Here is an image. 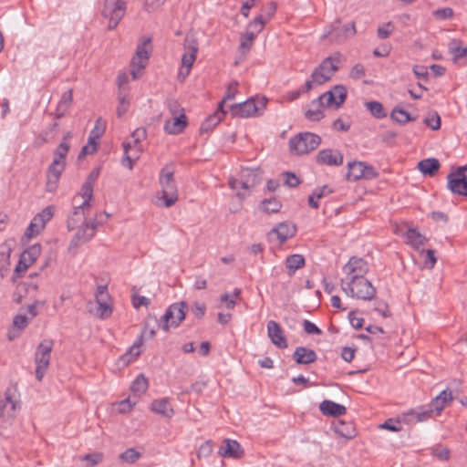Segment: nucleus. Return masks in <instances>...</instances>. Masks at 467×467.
Here are the masks:
<instances>
[{"label": "nucleus", "instance_id": "nucleus-21", "mask_svg": "<svg viewBox=\"0 0 467 467\" xmlns=\"http://www.w3.org/2000/svg\"><path fill=\"white\" fill-rule=\"evenodd\" d=\"M267 332L268 337H270L274 345H275L279 348H284L287 347V341L284 335V331L282 330L280 325L277 322L270 320L267 323Z\"/></svg>", "mask_w": 467, "mask_h": 467}, {"label": "nucleus", "instance_id": "nucleus-51", "mask_svg": "<svg viewBox=\"0 0 467 467\" xmlns=\"http://www.w3.org/2000/svg\"><path fill=\"white\" fill-rule=\"evenodd\" d=\"M141 457V454L133 448L126 450L119 455V459L124 462L134 463Z\"/></svg>", "mask_w": 467, "mask_h": 467}, {"label": "nucleus", "instance_id": "nucleus-64", "mask_svg": "<svg viewBox=\"0 0 467 467\" xmlns=\"http://www.w3.org/2000/svg\"><path fill=\"white\" fill-rule=\"evenodd\" d=\"M424 122L433 130H439L441 127V118L436 112L432 116L427 117Z\"/></svg>", "mask_w": 467, "mask_h": 467}, {"label": "nucleus", "instance_id": "nucleus-57", "mask_svg": "<svg viewBox=\"0 0 467 467\" xmlns=\"http://www.w3.org/2000/svg\"><path fill=\"white\" fill-rule=\"evenodd\" d=\"M60 177L57 175L47 174L46 191L54 192L57 191Z\"/></svg>", "mask_w": 467, "mask_h": 467}, {"label": "nucleus", "instance_id": "nucleus-6", "mask_svg": "<svg viewBox=\"0 0 467 467\" xmlns=\"http://www.w3.org/2000/svg\"><path fill=\"white\" fill-rule=\"evenodd\" d=\"M266 106L265 98H251L247 100L230 106L233 117L249 118L260 114Z\"/></svg>", "mask_w": 467, "mask_h": 467}, {"label": "nucleus", "instance_id": "nucleus-10", "mask_svg": "<svg viewBox=\"0 0 467 467\" xmlns=\"http://www.w3.org/2000/svg\"><path fill=\"white\" fill-rule=\"evenodd\" d=\"M188 305L185 301L171 304L165 311L162 317L163 324L161 328L164 331H169L170 327H178L181 323L185 319L186 309Z\"/></svg>", "mask_w": 467, "mask_h": 467}, {"label": "nucleus", "instance_id": "nucleus-53", "mask_svg": "<svg viewBox=\"0 0 467 467\" xmlns=\"http://www.w3.org/2000/svg\"><path fill=\"white\" fill-rule=\"evenodd\" d=\"M454 12L451 7L436 9L432 12V16L439 20H447L453 17Z\"/></svg>", "mask_w": 467, "mask_h": 467}, {"label": "nucleus", "instance_id": "nucleus-58", "mask_svg": "<svg viewBox=\"0 0 467 467\" xmlns=\"http://www.w3.org/2000/svg\"><path fill=\"white\" fill-rule=\"evenodd\" d=\"M103 459L102 453L97 452L92 454H86L82 457H80L81 461H87L88 466L87 467H94L98 463H99Z\"/></svg>", "mask_w": 467, "mask_h": 467}, {"label": "nucleus", "instance_id": "nucleus-15", "mask_svg": "<svg viewBox=\"0 0 467 467\" xmlns=\"http://www.w3.org/2000/svg\"><path fill=\"white\" fill-rule=\"evenodd\" d=\"M41 245L38 244H33L25 250L22 253L20 259L15 268L14 276L21 277L26 273L27 268L32 265L39 257L41 254Z\"/></svg>", "mask_w": 467, "mask_h": 467}, {"label": "nucleus", "instance_id": "nucleus-46", "mask_svg": "<svg viewBox=\"0 0 467 467\" xmlns=\"http://www.w3.org/2000/svg\"><path fill=\"white\" fill-rule=\"evenodd\" d=\"M148 379L145 378L143 374H140L132 382L130 389L134 393L142 394L146 392V390L148 389Z\"/></svg>", "mask_w": 467, "mask_h": 467}, {"label": "nucleus", "instance_id": "nucleus-35", "mask_svg": "<svg viewBox=\"0 0 467 467\" xmlns=\"http://www.w3.org/2000/svg\"><path fill=\"white\" fill-rule=\"evenodd\" d=\"M151 38L150 37H143L140 43L138 44L136 52H135V59H147L150 58V54L151 52Z\"/></svg>", "mask_w": 467, "mask_h": 467}, {"label": "nucleus", "instance_id": "nucleus-30", "mask_svg": "<svg viewBox=\"0 0 467 467\" xmlns=\"http://www.w3.org/2000/svg\"><path fill=\"white\" fill-rule=\"evenodd\" d=\"M333 431L339 436L350 440L356 436V429L352 422L338 420L333 424Z\"/></svg>", "mask_w": 467, "mask_h": 467}, {"label": "nucleus", "instance_id": "nucleus-24", "mask_svg": "<svg viewBox=\"0 0 467 467\" xmlns=\"http://www.w3.org/2000/svg\"><path fill=\"white\" fill-rule=\"evenodd\" d=\"M187 126V118L184 113L173 116L171 119H168L164 123V130L168 134H179L182 132Z\"/></svg>", "mask_w": 467, "mask_h": 467}, {"label": "nucleus", "instance_id": "nucleus-25", "mask_svg": "<svg viewBox=\"0 0 467 467\" xmlns=\"http://www.w3.org/2000/svg\"><path fill=\"white\" fill-rule=\"evenodd\" d=\"M317 358L315 350L306 347H297L294 350V360L297 364L309 365L314 363Z\"/></svg>", "mask_w": 467, "mask_h": 467}, {"label": "nucleus", "instance_id": "nucleus-61", "mask_svg": "<svg viewBox=\"0 0 467 467\" xmlns=\"http://www.w3.org/2000/svg\"><path fill=\"white\" fill-rule=\"evenodd\" d=\"M29 323V319L25 315H16L13 319V326L18 330L25 329Z\"/></svg>", "mask_w": 467, "mask_h": 467}, {"label": "nucleus", "instance_id": "nucleus-31", "mask_svg": "<svg viewBox=\"0 0 467 467\" xmlns=\"http://www.w3.org/2000/svg\"><path fill=\"white\" fill-rule=\"evenodd\" d=\"M289 237V228L285 223H280L269 234L268 238L270 241H276L279 245L283 244Z\"/></svg>", "mask_w": 467, "mask_h": 467}, {"label": "nucleus", "instance_id": "nucleus-52", "mask_svg": "<svg viewBox=\"0 0 467 467\" xmlns=\"http://www.w3.org/2000/svg\"><path fill=\"white\" fill-rule=\"evenodd\" d=\"M57 128H58L57 122H54V123L50 124L48 128H47L40 133L41 140L44 142H47L50 140L54 139L57 135Z\"/></svg>", "mask_w": 467, "mask_h": 467}, {"label": "nucleus", "instance_id": "nucleus-62", "mask_svg": "<svg viewBox=\"0 0 467 467\" xmlns=\"http://www.w3.org/2000/svg\"><path fill=\"white\" fill-rule=\"evenodd\" d=\"M305 332L307 335H321L322 330L311 321L305 319L302 323Z\"/></svg>", "mask_w": 467, "mask_h": 467}, {"label": "nucleus", "instance_id": "nucleus-56", "mask_svg": "<svg viewBox=\"0 0 467 467\" xmlns=\"http://www.w3.org/2000/svg\"><path fill=\"white\" fill-rule=\"evenodd\" d=\"M256 36H254L253 33H250L248 31H245L241 36V41H240V48L249 50L253 45V42Z\"/></svg>", "mask_w": 467, "mask_h": 467}, {"label": "nucleus", "instance_id": "nucleus-63", "mask_svg": "<svg viewBox=\"0 0 467 467\" xmlns=\"http://www.w3.org/2000/svg\"><path fill=\"white\" fill-rule=\"evenodd\" d=\"M393 25L391 22L386 23L383 26H379L377 30V35L379 39H386L388 38L393 29Z\"/></svg>", "mask_w": 467, "mask_h": 467}, {"label": "nucleus", "instance_id": "nucleus-28", "mask_svg": "<svg viewBox=\"0 0 467 467\" xmlns=\"http://www.w3.org/2000/svg\"><path fill=\"white\" fill-rule=\"evenodd\" d=\"M150 410L166 418H171L174 414V410L167 398L153 400L150 404Z\"/></svg>", "mask_w": 467, "mask_h": 467}, {"label": "nucleus", "instance_id": "nucleus-36", "mask_svg": "<svg viewBox=\"0 0 467 467\" xmlns=\"http://www.w3.org/2000/svg\"><path fill=\"white\" fill-rule=\"evenodd\" d=\"M38 286L36 284L34 283H23L19 285L16 288V290L13 294V300L20 304L25 297L26 294L33 291L36 292L37 290Z\"/></svg>", "mask_w": 467, "mask_h": 467}, {"label": "nucleus", "instance_id": "nucleus-7", "mask_svg": "<svg viewBox=\"0 0 467 467\" xmlns=\"http://www.w3.org/2000/svg\"><path fill=\"white\" fill-rule=\"evenodd\" d=\"M339 53H335L334 55L325 58L311 74V77L316 80L317 85H322L328 81L334 73L339 69Z\"/></svg>", "mask_w": 467, "mask_h": 467}, {"label": "nucleus", "instance_id": "nucleus-13", "mask_svg": "<svg viewBox=\"0 0 467 467\" xmlns=\"http://www.w3.org/2000/svg\"><path fill=\"white\" fill-rule=\"evenodd\" d=\"M334 97L330 92H325L317 99H314L310 105L309 109L305 112V116L308 120L317 121L320 120L323 117V108L324 106L331 107L333 106Z\"/></svg>", "mask_w": 467, "mask_h": 467}, {"label": "nucleus", "instance_id": "nucleus-18", "mask_svg": "<svg viewBox=\"0 0 467 467\" xmlns=\"http://www.w3.org/2000/svg\"><path fill=\"white\" fill-rule=\"evenodd\" d=\"M90 208H86L82 204H78L73 207V211L67 222V227L68 231H73L87 223V215L89 213Z\"/></svg>", "mask_w": 467, "mask_h": 467}, {"label": "nucleus", "instance_id": "nucleus-44", "mask_svg": "<svg viewBox=\"0 0 467 467\" xmlns=\"http://www.w3.org/2000/svg\"><path fill=\"white\" fill-rule=\"evenodd\" d=\"M365 106L370 114L376 119H383L387 116L383 105L379 101H368L365 103Z\"/></svg>", "mask_w": 467, "mask_h": 467}, {"label": "nucleus", "instance_id": "nucleus-22", "mask_svg": "<svg viewBox=\"0 0 467 467\" xmlns=\"http://www.w3.org/2000/svg\"><path fill=\"white\" fill-rule=\"evenodd\" d=\"M448 189L454 194L467 196V176L466 175H454L449 174L448 177Z\"/></svg>", "mask_w": 467, "mask_h": 467}, {"label": "nucleus", "instance_id": "nucleus-4", "mask_svg": "<svg viewBox=\"0 0 467 467\" xmlns=\"http://www.w3.org/2000/svg\"><path fill=\"white\" fill-rule=\"evenodd\" d=\"M109 217V214L107 213H99L94 219L81 225L70 242V248H77L88 242L95 235L97 227L105 223Z\"/></svg>", "mask_w": 467, "mask_h": 467}, {"label": "nucleus", "instance_id": "nucleus-45", "mask_svg": "<svg viewBox=\"0 0 467 467\" xmlns=\"http://www.w3.org/2000/svg\"><path fill=\"white\" fill-rule=\"evenodd\" d=\"M241 290L235 288L232 294L224 293L220 296V301L225 304L226 308L233 309L235 306L236 300L240 299Z\"/></svg>", "mask_w": 467, "mask_h": 467}, {"label": "nucleus", "instance_id": "nucleus-8", "mask_svg": "<svg viewBox=\"0 0 467 467\" xmlns=\"http://www.w3.org/2000/svg\"><path fill=\"white\" fill-rule=\"evenodd\" d=\"M127 9V0H105L102 16L109 19V30L114 29L123 18Z\"/></svg>", "mask_w": 467, "mask_h": 467}, {"label": "nucleus", "instance_id": "nucleus-3", "mask_svg": "<svg viewBox=\"0 0 467 467\" xmlns=\"http://www.w3.org/2000/svg\"><path fill=\"white\" fill-rule=\"evenodd\" d=\"M262 172L259 169H243L238 179L230 178L229 186L236 192L239 198H244L247 192L262 182Z\"/></svg>", "mask_w": 467, "mask_h": 467}, {"label": "nucleus", "instance_id": "nucleus-1", "mask_svg": "<svg viewBox=\"0 0 467 467\" xmlns=\"http://www.w3.org/2000/svg\"><path fill=\"white\" fill-rule=\"evenodd\" d=\"M342 291L350 297L364 301H371L376 298L377 290L370 281L365 277L354 280L341 279Z\"/></svg>", "mask_w": 467, "mask_h": 467}, {"label": "nucleus", "instance_id": "nucleus-5", "mask_svg": "<svg viewBox=\"0 0 467 467\" xmlns=\"http://www.w3.org/2000/svg\"><path fill=\"white\" fill-rule=\"evenodd\" d=\"M54 342L51 339L42 340L35 352L36 379L41 381L49 367Z\"/></svg>", "mask_w": 467, "mask_h": 467}, {"label": "nucleus", "instance_id": "nucleus-55", "mask_svg": "<svg viewBox=\"0 0 467 467\" xmlns=\"http://www.w3.org/2000/svg\"><path fill=\"white\" fill-rule=\"evenodd\" d=\"M237 91H238V82H236V81L231 82L227 87L223 99L220 102V104H222V108H223V104L225 103L226 100H231V99H234Z\"/></svg>", "mask_w": 467, "mask_h": 467}, {"label": "nucleus", "instance_id": "nucleus-34", "mask_svg": "<svg viewBox=\"0 0 467 467\" xmlns=\"http://www.w3.org/2000/svg\"><path fill=\"white\" fill-rule=\"evenodd\" d=\"M71 103H72V90L68 89L62 94L60 100L58 101L56 112H55V117L57 119H61L62 117H64L66 115L67 111L68 110V109L70 108Z\"/></svg>", "mask_w": 467, "mask_h": 467}, {"label": "nucleus", "instance_id": "nucleus-39", "mask_svg": "<svg viewBox=\"0 0 467 467\" xmlns=\"http://www.w3.org/2000/svg\"><path fill=\"white\" fill-rule=\"evenodd\" d=\"M390 118L400 124H405L415 119V117H412L408 111L399 107H395L392 109Z\"/></svg>", "mask_w": 467, "mask_h": 467}, {"label": "nucleus", "instance_id": "nucleus-47", "mask_svg": "<svg viewBox=\"0 0 467 467\" xmlns=\"http://www.w3.org/2000/svg\"><path fill=\"white\" fill-rule=\"evenodd\" d=\"M123 148H124V157L121 161V163L123 166L129 168L130 170H132L134 161L139 159V154L138 153L133 154V155L129 154V150H130V149H131L130 142H124Z\"/></svg>", "mask_w": 467, "mask_h": 467}, {"label": "nucleus", "instance_id": "nucleus-27", "mask_svg": "<svg viewBox=\"0 0 467 467\" xmlns=\"http://www.w3.org/2000/svg\"><path fill=\"white\" fill-rule=\"evenodd\" d=\"M441 163L436 158H427L420 161L418 170L425 176L433 177L439 171Z\"/></svg>", "mask_w": 467, "mask_h": 467}, {"label": "nucleus", "instance_id": "nucleus-16", "mask_svg": "<svg viewBox=\"0 0 467 467\" xmlns=\"http://www.w3.org/2000/svg\"><path fill=\"white\" fill-rule=\"evenodd\" d=\"M369 266L367 261L361 257L352 256L343 266V272L347 275L346 281L365 277Z\"/></svg>", "mask_w": 467, "mask_h": 467}, {"label": "nucleus", "instance_id": "nucleus-26", "mask_svg": "<svg viewBox=\"0 0 467 467\" xmlns=\"http://www.w3.org/2000/svg\"><path fill=\"white\" fill-rule=\"evenodd\" d=\"M319 410L325 416L339 417L347 411L345 406L335 401L325 400L319 405Z\"/></svg>", "mask_w": 467, "mask_h": 467}, {"label": "nucleus", "instance_id": "nucleus-2", "mask_svg": "<svg viewBox=\"0 0 467 467\" xmlns=\"http://www.w3.org/2000/svg\"><path fill=\"white\" fill-rule=\"evenodd\" d=\"M175 165L167 163L160 171L159 183L166 207L172 206L178 200V189L174 180Z\"/></svg>", "mask_w": 467, "mask_h": 467}, {"label": "nucleus", "instance_id": "nucleus-49", "mask_svg": "<svg viewBox=\"0 0 467 467\" xmlns=\"http://www.w3.org/2000/svg\"><path fill=\"white\" fill-rule=\"evenodd\" d=\"M265 23L266 19H264V16L259 15L250 22L246 31L253 33L256 36L264 29Z\"/></svg>", "mask_w": 467, "mask_h": 467}, {"label": "nucleus", "instance_id": "nucleus-43", "mask_svg": "<svg viewBox=\"0 0 467 467\" xmlns=\"http://www.w3.org/2000/svg\"><path fill=\"white\" fill-rule=\"evenodd\" d=\"M79 195L82 197L83 202L80 203L86 208H91L90 201L93 197V185L89 182H85L80 189Z\"/></svg>", "mask_w": 467, "mask_h": 467}, {"label": "nucleus", "instance_id": "nucleus-48", "mask_svg": "<svg viewBox=\"0 0 467 467\" xmlns=\"http://www.w3.org/2000/svg\"><path fill=\"white\" fill-rule=\"evenodd\" d=\"M281 206L280 202L275 198L265 199L260 204L261 209L267 213H277Z\"/></svg>", "mask_w": 467, "mask_h": 467}, {"label": "nucleus", "instance_id": "nucleus-20", "mask_svg": "<svg viewBox=\"0 0 467 467\" xmlns=\"http://www.w3.org/2000/svg\"><path fill=\"white\" fill-rule=\"evenodd\" d=\"M434 414V410L428 404L425 406L419 407L416 410H411L410 412L404 414L403 417L406 422L411 423L425 421L432 418Z\"/></svg>", "mask_w": 467, "mask_h": 467}, {"label": "nucleus", "instance_id": "nucleus-40", "mask_svg": "<svg viewBox=\"0 0 467 467\" xmlns=\"http://www.w3.org/2000/svg\"><path fill=\"white\" fill-rule=\"evenodd\" d=\"M328 92L332 93L334 97L333 105L336 108H339L347 99L348 91L345 86L343 85H336L332 90Z\"/></svg>", "mask_w": 467, "mask_h": 467}, {"label": "nucleus", "instance_id": "nucleus-54", "mask_svg": "<svg viewBox=\"0 0 467 467\" xmlns=\"http://www.w3.org/2000/svg\"><path fill=\"white\" fill-rule=\"evenodd\" d=\"M66 167V161H58L57 160H53L52 163L49 165L47 173L52 175L61 176L63 171Z\"/></svg>", "mask_w": 467, "mask_h": 467}, {"label": "nucleus", "instance_id": "nucleus-19", "mask_svg": "<svg viewBox=\"0 0 467 467\" xmlns=\"http://www.w3.org/2000/svg\"><path fill=\"white\" fill-rule=\"evenodd\" d=\"M185 52L182 57V67L192 68L198 53V42L193 37L187 36L184 40Z\"/></svg>", "mask_w": 467, "mask_h": 467}, {"label": "nucleus", "instance_id": "nucleus-59", "mask_svg": "<svg viewBox=\"0 0 467 467\" xmlns=\"http://www.w3.org/2000/svg\"><path fill=\"white\" fill-rule=\"evenodd\" d=\"M191 312L196 318L202 319L205 315L206 306L199 302H194L191 306Z\"/></svg>", "mask_w": 467, "mask_h": 467}, {"label": "nucleus", "instance_id": "nucleus-11", "mask_svg": "<svg viewBox=\"0 0 467 467\" xmlns=\"http://www.w3.org/2000/svg\"><path fill=\"white\" fill-rule=\"evenodd\" d=\"M321 143V138L312 132H300L294 136V151L296 154H308Z\"/></svg>", "mask_w": 467, "mask_h": 467}, {"label": "nucleus", "instance_id": "nucleus-41", "mask_svg": "<svg viewBox=\"0 0 467 467\" xmlns=\"http://www.w3.org/2000/svg\"><path fill=\"white\" fill-rule=\"evenodd\" d=\"M449 50L455 59L464 57L467 55V47H463L459 39H451L450 41Z\"/></svg>", "mask_w": 467, "mask_h": 467}, {"label": "nucleus", "instance_id": "nucleus-42", "mask_svg": "<svg viewBox=\"0 0 467 467\" xmlns=\"http://www.w3.org/2000/svg\"><path fill=\"white\" fill-rule=\"evenodd\" d=\"M148 63L147 59H135V57L130 61V74L133 79H138L142 75V70Z\"/></svg>", "mask_w": 467, "mask_h": 467}, {"label": "nucleus", "instance_id": "nucleus-29", "mask_svg": "<svg viewBox=\"0 0 467 467\" xmlns=\"http://www.w3.org/2000/svg\"><path fill=\"white\" fill-rule=\"evenodd\" d=\"M226 114V111L222 108V104H219L218 110L214 112L213 115H210L202 123L201 132H209L214 127H216L222 120L223 117Z\"/></svg>", "mask_w": 467, "mask_h": 467}, {"label": "nucleus", "instance_id": "nucleus-50", "mask_svg": "<svg viewBox=\"0 0 467 467\" xmlns=\"http://www.w3.org/2000/svg\"><path fill=\"white\" fill-rule=\"evenodd\" d=\"M70 149V145L68 142L61 141L57 146L56 150L54 151L53 160H57L58 161H66V156L67 155Z\"/></svg>", "mask_w": 467, "mask_h": 467}, {"label": "nucleus", "instance_id": "nucleus-38", "mask_svg": "<svg viewBox=\"0 0 467 467\" xmlns=\"http://www.w3.org/2000/svg\"><path fill=\"white\" fill-rule=\"evenodd\" d=\"M142 334L138 337L137 341L133 343V345L129 348V350L121 356L120 360L124 364L130 363L133 358H137L140 356V347L142 345Z\"/></svg>", "mask_w": 467, "mask_h": 467}, {"label": "nucleus", "instance_id": "nucleus-32", "mask_svg": "<svg viewBox=\"0 0 467 467\" xmlns=\"http://www.w3.org/2000/svg\"><path fill=\"white\" fill-rule=\"evenodd\" d=\"M452 400V394L450 390H442L436 396L429 405L434 410L436 415H439L443 410L445 404Z\"/></svg>", "mask_w": 467, "mask_h": 467}, {"label": "nucleus", "instance_id": "nucleus-17", "mask_svg": "<svg viewBox=\"0 0 467 467\" xmlns=\"http://www.w3.org/2000/svg\"><path fill=\"white\" fill-rule=\"evenodd\" d=\"M316 161L321 165L340 166L343 163V155L339 150L324 149L317 155Z\"/></svg>", "mask_w": 467, "mask_h": 467}, {"label": "nucleus", "instance_id": "nucleus-23", "mask_svg": "<svg viewBox=\"0 0 467 467\" xmlns=\"http://www.w3.org/2000/svg\"><path fill=\"white\" fill-rule=\"evenodd\" d=\"M219 454L224 458L240 459L244 455V450L236 441L226 439L219 449Z\"/></svg>", "mask_w": 467, "mask_h": 467}, {"label": "nucleus", "instance_id": "nucleus-37", "mask_svg": "<svg viewBox=\"0 0 467 467\" xmlns=\"http://www.w3.org/2000/svg\"><path fill=\"white\" fill-rule=\"evenodd\" d=\"M407 243L418 249L424 244L426 238L415 228H410L406 232Z\"/></svg>", "mask_w": 467, "mask_h": 467}, {"label": "nucleus", "instance_id": "nucleus-12", "mask_svg": "<svg viewBox=\"0 0 467 467\" xmlns=\"http://www.w3.org/2000/svg\"><path fill=\"white\" fill-rule=\"evenodd\" d=\"M17 403L7 389L4 397L0 396V429H6L13 424Z\"/></svg>", "mask_w": 467, "mask_h": 467}, {"label": "nucleus", "instance_id": "nucleus-60", "mask_svg": "<svg viewBox=\"0 0 467 467\" xmlns=\"http://www.w3.org/2000/svg\"><path fill=\"white\" fill-rule=\"evenodd\" d=\"M374 310L385 318L390 317L391 315L389 310V305L383 300H377L375 302Z\"/></svg>", "mask_w": 467, "mask_h": 467}, {"label": "nucleus", "instance_id": "nucleus-9", "mask_svg": "<svg viewBox=\"0 0 467 467\" xmlns=\"http://www.w3.org/2000/svg\"><path fill=\"white\" fill-rule=\"evenodd\" d=\"M89 312L101 319L108 318L112 314L110 296L107 285H99L96 291V304L89 306Z\"/></svg>", "mask_w": 467, "mask_h": 467}, {"label": "nucleus", "instance_id": "nucleus-14", "mask_svg": "<svg viewBox=\"0 0 467 467\" xmlns=\"http://www.w3.org/2000/svg\"><path fill=\"white\" fill-rule=\"evenodd\" d=\"M356 32L354 22L342 26L339 20H336L329 26V29L324 33L322 37L329 36L331 41L339 43L349 36H355Z\"/></svg>", "mask_w": 467, "mask_h": 467}, {"label": "nucleus", "instance_id": "nucleus-33", "mask_svg": "<svg viewBox=\"0 0 467 467\" xmlns=\"http://www.w3.org/2000/svg\"><path fill=\"white\" fill-rule=\"evenodd\" d=\"M365 162L362 161H350L348 163V181H358L364 178Z\"/></svg>", "mask_w": 467, "mask_h": 467}]
</instances>
